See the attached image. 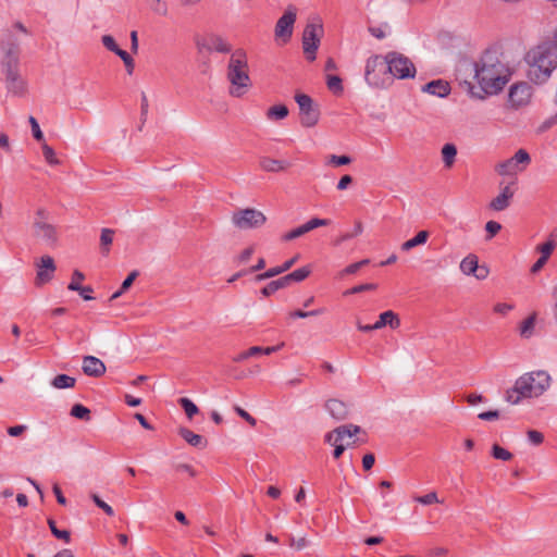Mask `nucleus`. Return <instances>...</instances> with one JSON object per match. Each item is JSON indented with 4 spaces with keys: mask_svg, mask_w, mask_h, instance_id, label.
Here are the masks:
<instances>
[{
    "mask_svg": "<svg viewBox=\"0 0 557 557\" xmlns=\"http://www.w3.org/2000/svg\"><path fill=\"white\" fill-rule=\"evenodd\" d=\"M473 67L478 86L468 81L463 82V86L470 97L478 100L498 95L512 75L509 66L500 60L496 49H486L480 60L474 62Z\"/></svg>",
    "mask_w": 557,
    "mask_h": 557,
    "instance_id": "1",
    "label": "nucleus"
},
{
    "mask_svg": "<svg viewBox=\"0 0 557 557\" xmlns=\"http://www.w3.org/2000/svg\"><path fill=\"white\" fill-rule=\"evenodd\" d=\"M525 61L530 66L528 78L532 83L542 85L550 78L557 69V28L550 38L528 51Z\"/></svg>",
    "mask_w": 557,
    "mask_h": 557,
    "instance_id": "2",
    "label": "nucleus"
},
{
    "mask_svg": "<svg viewBox=\"0 0 557 557\" xmlns=\"http://www.w3.org/2000/svg\"><path fill=\"white\" fill-rule=\"evenodd\" d=\"M550 382V375L544 370L524 373L516 380L513 387L506 392L505 399L517 405L522 398L540 397L549 388Z\"/></svg>",
    "mask_w": 557,
    "mask_h": 557,
    "instance_id": "3",
    "label": "nucleus"
},
{
    "mask_svg": "<svg viewBox=\"0 0 557 557\" xmlns=\"http://www.w3.org/2000/svg\"><path fill=\"white\" fill-rule=\"evenodd\" d=\"M227 79L231 83L230 94L233 97L244 96L250 87L247 55L243 49H237L231 54Z\"/></svg>",
    "mask_w": 557,
    "mask_h": 557,
    "instance_id": "4",
    "label": "nucleus"
},
{
    "mask_svg": "<svg viewBox=\"0 0 557 557\" xmlns=\"http://www.w3.org/2000/svg\"><path fill=\"white\" fill-rule=\"evenodd\" d=\"M387 53L382 57L373 54L368 58L364 70L366 82L375 88H385L391 84V76L387 72Z\"/></svg>",
    "mask_w": 557,
    "mask_h": 557,
    "instance_id": "5",
    "label": "nucleus"
},
{
    "mask_svg": "<svg viewBox=\"0 0 557 557\" xmlns=\"http://www.w3.org/2000/svg\"><path fill=\"white\" fill-rule=\"evenodd\" d=\"M387 72L391 76V83L394 78L408 79L414 78L417 69L413 62L405 54L398 51L387 52Z\"/></svg>",
    "mask_w": 557,
    "mask_h": 557,
    "instance_id": "6",
    "label": "nucleus"
},
{
    "mask_svg": "<svg viewBox=\"0 0 557 557\" xmlns=\"http://www.w3.org/2000/svg\"><path fill=\"white\" fill-rule=\"evenodd\" d=\"M49 213L44 208H38L33 222L34 236L54 247L58 243V233L54 225L48 222Z\"/></svg>",
    "mask_w": 557,
    "mask_h": 557,
    "instance_id": "7",
    "label": "nucleus"
},
{
    "mask_svg": "<svg viewBox=\"0 0 557 557\" xmlns=\"http://www.w3.org/2000/svg\"><path fill=\"white\" fill-rule=\"evenodd\" d=\"M295 101L299 107V120L304 127H313L318 124L320 119V109L313 99L306 94L297 92Z\"/></svg>",
    "mask_w": 557,
    "mask_h": 557,
    "instance_id": "8",
    "label": "nucleus"
},
{
    "mask_svg": "<svg viewBox=\"0 0 557 557\" xmlns=\"http://www.w3.org/2000/svg\"><path fill=\"white\" fill-rule=\"evenodd\" d=\"M323 25L321 23H308L302 33V49L306 59L313 62L317 59V50L321 42Z\"/></svg>",
    "mask_w": 557,
    "mask_h": 557,
    "instance_id": "9",
    "label": "nucleus"
},
{
    "mask_svg": "<svg viewBox=\"0 0 557 557\" xmlns=\"http://www.w3.org/2000/svg\"><path fill=\"white\" fill-rule=\"evenodd\" d=\"M232 222L239 230L259 228L267 222V216L260 210L246 208L234 212Z\"/></svg>",
    "mask_w": 557,
    "mask_h": 557,
    "instance_id": "10",
    "label": "nucleus"
},
{
    "mask_svg": "<svg viewBox=\"0 0 557 557\" xmlns=\"http://www.w3.org/2000/svg\"><path fill=\"white\" fill-rule=\"evenodd\" d=\"M361 432V428L355 424H344L325 434L324 441L334 446L333 457L338 459L344 454L346 446L342 443L345 436L351 437Z\"/></svg>",
    "mask_w": 557,
    "mask_h": 557,
    "instance_id": "11",
    "label": "nucleus"
},
{
    "mask_svg": "<svg viewBox=\"0 0 557 557\" xmlns=\"http://www.w3.org/2000/svg\"><path fill=\"white\" fill-rule=\"evenodd\" d=\"M0 50L2 53L0 66L21 64V46L20 40L7 30L0 41Z\"/></svg>",
    "mask_w": 557,
    "mask_h": 557,
    "instance_id": "12",
    "label": "nucleus"
},
{
    "mask_svg": "<svg viewBox=\"0 0 557 557\" xmlns=\"http://www.w3.org/2000/svg\"><path fill=\"white\" fill-rule=\"evenodd\" d=\"M20 65L21 64L1 66L7 89L15 96H24L27 91V84L20 74Z\"/></svg>",
    "mask_w": 557,
    "mask_h": 557,
    "instance_id": "13",
    "label": "nucleus"
},
{
    "mask_svg": "<svg viewBox=\"0 0 557 557\" xmlns=\"http://www.w3.org/2000/svg\"><path fill=\"white\" fill-rule=\"evenodd\" d=\"M533 94L532 86L527 82L515 83L508 92V103L511 109H519L529 104Z\"/></svg>",
    "mask_w": 557,
    "mask_h": 557,
    "instance_id": "14",
    "label": "nucleus"
},
{
    "mask_svg": "<svg viewBox=\"0 0 557 557\" xmlns=\"http://www.w3.org/2000/svg\"><path fill=\"white\" fill-rule=\"evenodd\" d=\"M196 47L199 53L203 51L211 52L216 51L221 53L231 52V46L224 41L221 36L210 35L208 37H197L196 38Z\"/></svg>",
    "mask_w": 557,
    "mask_h": 557,
    "instance_id": "15",
    "label": "nucleus"
},
{
    "mask_svg": "<svg viewBox=\"0 0 557 557\" xmlns=\"http://www.w3.org/2000/svg\"><path fill=\"white\" fill-rule=\"evenodd\" d=\"M295 22L296 11L293 8H288L276 22L274 30L275 37L281 38L284 42H287L293 35Z\"/></svg>",
    "mask_w": 557,
    "mask_h": 557,
    "instance_id": "16",
    "label": "nucleus"
},
{
    "mask_svg": "<svg viewBox=\"0 0 557 557\" xmlns=\"http://www.w3.org/2000/svg\"><path fill=\"white\" fill-rule=\"evenodd\" d=\"M55 271L54 260L50 256L41 257V264L38 267L35 285L41 286L48 282H50L53 277V273Z\"/></svg>",
    "mask_w": 557,
    "mask_h": 557,
    "instance_id": "17",
    "label": "nucleus"
},
{
    "mask_svg": "<svg viewBox=\"0 0 557 557\" xmlns=\"http://www.w3.org/2000/svg\"><path fill=\"white\" fill-rule=\"evenodd\" d=\"M83 372L87 376L100 377L106 373V364L95 356H85L82 364Z\"/></svg>",
    "mask_w": 557,
    "mask_h": 557,
    "instance_id": "18",
    "label": "nucleus"
},
{
    "mask_svg": "<svg viewBox=\"0 0 557 557\" xmlns=\"http://www.w3.org/2000/svg\"><path fill=\"white\" fill-rule=\"evenodd\" d=\"M421 89L423 92H428L441 98L447 97L451 90L449 83L444 79L431 81L423 85Z\"/></svg>",
    "mask_w": 557,
    "mask_h": 557,
    "instance_id": "19",
    "label": "nucleus"
},
{
    "mask_svg": "<svg viewBox=\"0 0 557 557\" xmlns=\"http://www.w3.org/2000/svg\"><path fill=\"white\" fill-rule=\"evenodd\" d=\"M298 257L299 256L296 255L293 258L286 260L283 264L270 268L265 272L257 274L255 276V281L261 282V281L272 278L274 276H277V275L288 271L296 263V261L298 260Z\"/></svg>",
    "mask_w": 557,
    "mask_h": 557,
    "instance_id": "20",
    "label": "nucleus"
},
{
    "mask_svg": "<svg viewBox=\"0 0 557 557\" xmlns=\"http://www.w3.org/2000/svg\"><path fill=\"white\" fill-rule=\"evenodd\" d=\"M324 407L329 413L337 421L345 420L349 414L348 406L344 401L336 398L329 399Z\"/></svg>",
    "mask_w": 557,
    "mask_h": 557,
    "instance_id": "21",
    "label": "nucleus"
},
{
    "mask_svg": "<svg viewBox=\"0 0 557 557\" xmlns=\"http://www.w3.org/2000/svg\"><path fill=\"white\" fill-rule=\"evenodd\" d=\"M177 432L178 435L193 447L205 449L208 446V440L206 437L194 433L188 428L181 426Z\"/></svg>",
    "mask_w": 557,
    "mask_h": 557,
    "instance_id": "22",
    "label": "nucleus"
},
{
    "mask_svg": "<svg viewBox=\"0 0 557 557\" xmlns=\"http://www.w3.org/2000/svg\"><path fill=\"white\" fill-rule=\"evenodd\" d=\"M259 165L265 172L277 173L287 170L290 166V163L285 160L262 157L259 160Z\"/></svg>",
    "mask_w": 557,
    "mask_h": 557,
    "instance_id": "23",
    "label": "nucleus"
},
{
    "mask_svg": "<svg viewBox=\"0 0 557 557\" xmlns=\"http://www.w3.org/2000/svg\"><path fill=\"white\" fill-rule=\"evenodd\" d=\"M374 326L377 327V330L385 326L396 330L400 326L399 315L393 310L384 311L379 315V320L374 323Z\"/></svg>",
    "mask_w": 557,
    "mask_h": 557,
    "instance_id": "24",
    "label": "nucleus"
},
{
    "mask_svg": "<svg viewBox=\"0 0 557 557\" xmlns=\"http://www.w3.org/2000/svg\"><path fill=\"white\" fill-rule=\"evenodd\" d=\"M429 237L430 233L428 231H420L412 238L403 243L400 248L403 251H409L417 246L424 245Z\"/></svg>",
    "mask_w": 557,
    "mask_h": 557,
    "instance_id": "25",
    "label": "nucleus"
},
{
    "mask_svg": "<svg viewBox=\"0 0 557 557\" xmlns=\"http://www.w3.org/2000/svg\"><path fill=\"white\" fill-rule=\"evenodd\" d=\"M479 264V258L474 253H469L467 257H465L460 262V271L465 275H472L476 274Z\"/></svg>",
    "mask_w": 557,
    "mask_h": 557,
    "instance_id": "26",
    "label": "nucleus"
},
{
    "mask_svg": "<svg viewBox=\"0 0 557 557\" xmlns=\"http://www.w3.org/2000/svg\"><path fill=\"white\" fill-rule=\"evenodd\" d=\"M288 286H289V284L286 281L285 276H282L277 280L271 281L269 284H267L264 287L261 288L260 293L264 297H270L278 289H282V288H285Z\"/></svg>",
    "mask_w": 557,
    "mask_h": 557,
    "instance_id": "27",
    "label": "nucleus"
},
{
    "mask_svg": "<svg viewBox=\"0 0 557 557\" xmlns=\"http://www.w3.org/2000/svg\"><path fill=\"white\" fill-rule=\"evenodd\" d=\"M457 156V147L454 144L447 143L442 148V158L445 168L449 169L454 165Z\"/></svg>",
    "mask_w": 557,
    "mask_h": 557,
    "instance_id": "28",
    "label": "nucleus"
},
{
    "mask_svg": "<svg viewBox=\"0 0 557 557\" xmlns=\"http://www.w3.org/2000/svg\"><path fill=\"white\" fill-rule=\"evenodd\" d=\"M536 322V312L531 313L527 319H524L519 327V332L521 337L530 338L534 333Z\"/></svg>",
    "mask_w": 557,
    "mask_h": 557,
    "instance_id": "29",
    "label": "nucleus"
},
{
    "mask_svg": "<svg viewBox=\"0 0 557 557\" xmlns=\"http://www.w3.org/2000/svg\"><path fill=\"white\" fill-rule=\"evenodd\" d=\"M310 273H311L310 265H305L299 269H296L295 271H293L284 276H285L286 281L288 282V284L290 285L292 283L302 282L310 275Z\"/></svg>",
    "mask_w": 557,
    "mask_h": 557,
    "instance_id": "30",
    "label": "nucleus"
},
{
    "mask_svg": "<svg viewBox=\"0 0 557 557\" xmlns=\"http://www.w3.org/2000/svg\"><path fill=\"white\" fill-rule=\"evenodd\" d=\"M75 383L76 379L67 374H58L51 381V385L58 389L72 388Z\"/></svg>",
    "mask_w": 557,
    "mask_h": 557,
    "instance_id": "31",
    "label": "nucleus"
},
{
    "mask_svg": "<svg viewBox=\"0 0 557 557\" xmlns=\"http://www.w3.org/2000/svg\"><path fill=\"white\" fill-rule=\"evenodd\" d=\"M138 275H139V272L137 270L132 271L125 277V280L122 282L119 290H116L115 293L112 294V296L110 297V300H114V299L119 298L122 294H124L126 290H128L131 288V286L133 285L134 281L138 277Z\"/></svg>",
    "mask_w": 557,
    "mask_h": 557,
    "instance_id": "32",
    "label": "nucleus"
},
{
    "mask_svg": "<svg viewBox=\"0 0 557 557\" xmlns=\"http://www.w3.org/2000/svg\"><path fill=\"white\" fill-rule=\"evenodd\" d=\"M289 111L285 104H275L268 109L267 117L269 120H283L288 115Z\"/></svg>",
    "mask_w": 557,
    "mask_h": 557,
    "instance_id": "33",
    "label": "nucleus"
},
{
    "mask_svg": "<svg viewBox=\"0 0 557 557\" xmlns=\"http://www.w3.org/2000/svg\"><path fill=\"white\" fill-rule=\"evenodd\" d=\"M67 289L72 290V292H77L82 296V298L86 301L94 299V297L90 296V294L94 292V289L89 285L83 286L78 282L71 281L70 284L67 285Z\"/></svg>",
    "mask_w": 557,
    "mask_h": 557,
    "instance_id": "34",
    "label": "nucleus"
},
{
    "mask_svg": "<svg viewBox=\"0 0 557 557\" xmlns=\"http://www.w3.org/2000/svg\"><path fill=\"white\" fill-rule=\"evenodd\" d=\"M47 522L54 537H57L58 540H62L65 543H69L71 541V532L69 530L58 529L57 523L52 518H49Z\"/></svg>",
    "mask_w": 557,
    "mask_h": 557,
    "instance_id": "35",
    "label": "nucleus"
},
{
    "mask_svg": "<svg viewBox=\"0 0 557 557\" xmlns=\"http://www.w3.org/2000/svg\"><path fill=\"white\" fill-rule=\"evenodd\" d=\"M114 231L111 228H102L101 235H100V245H101V251L103 255L109 253V246L113 242Z\"/></svg>",
    "mask_w": 557,
    "mask_h": 557,
    "instance_id": "36",
    "label": "nucleus"
},
{
    "mask_svg": "<svg viewBox=\"0 0 557 557\" xmlns=\"http://www.w3.org/2000/svg\"><path fill=\"white\" fill-rule=\"evenodd\" d=\"M178 405L183 408L189 420H191L199 412L198 407L187 397H181L178 399Z\"/></svg>",
    "mask_w": 557,
    "mask_h": 557,
    "instance_id": "37",
    "label": "nucleus"
},
{
    "mask_svg": "<svg viewBox=\"0 0 557 557\" xmlns=\"http://www.w3.org/2000/svg\"><path fill=\"white\" fill-rule=\"evenodd\" d=\"M70 413L72 417L83 421H89L91 418L90 410L82 404L73 405Z\"/></svg>",
    "mask_w": 557,
    "mask_h": 557,
    "instance_id": "38",
    "label": "nucleus"
},
{
    "mask_svg": "<svg viewBox=\"0 0 557 557\" xmlns=\"http://www.w3.org/2000/svg\"><path fill=\"white\" fill-rule=\"evenodd\" d=\"M326 85L327 88L334 94V95H341L344 90L343 87V81L337 75H329L326 78Z\"/></svg>",
    "mask_w": 557,
    "mask_h": 557,
    "instance_id": "39",
    "label": "nucleus"
},
{
    "mask_svg": "<svg viewBox=\"0 0 557 557\" xmlns=\"http://www.w3.org/2000/svg\"><path fill=\"white\" fill-rule=\"evenodd\" d=\"M516 163L511 159H507L495 166V171L499 175H512L516 173Z\"/></svg>",
    "mask_w": 557,
    "mask_h": 557,
    "instance_id": "40",
    "label": "nucleus"
},
{
    "mask_svg": "<svg viewBox=\"0 0 557 557\" xmlns=\"http://www.w3.org/2000/svg\"><path fill=\"white\" fill-rule=\"evenodd\" d=\"M325 312V308H319L311 311H304L300 309L294 310L289 312V318L292 319H305L309 317L321 315Z\"/></svg>",
    "mask_w": 557,
    "mask_h": 557,
    "instance_id": "41",
    "label": "nucleus"
},
{
    "mask_svg": "<svg viewBox=\"0 0 557 557\" xmlns=\"http://www.w3.org/2000/svg\"><path fill=\"white\" fill-rule=\"evenodd\" d=\"M491 455L495 459L503 460V461H508L513 457L509 450L505 449L504 447L499 446L498 444H494L492 446Z\"/></svg>",
    "mask_w": 557,
    "mask_h": 557,
    "instance_id": "42",
    "label": "nucleus"
},
{
    "mask_svg": "<svg viewBox=\"0 0 557 557\" xmlns=\"http://www.w3.org/2000/svg\"><path fill=\"white\" fill-rule=\"evenodd\" d=\"M510 206V200L505 195H498L490 202V208L495 211H503Z\"/></svg>",
    "mask_w": 557,
    "mask_h": 557,
    "instance_id": "43",
    "label": "nucleus"
},
{
    "mask_svg": "<svg viewBox=\"0 0 557 557\" xmlns=\"http://www.w3.org/2000/svg\"><path fill=\"white\" fill-rule=\"evenodd\" d=\"M370 263V260L369 259H363V260H360L358 262H355V263H351L349 265H347L345 269H343L339 273V276L343 277L345 275H351V274H355L357 273L361 268H363L364 265L369 264Z\"/></svg>",
    "mask_w": 557,
    "mask_h": 557,
    "instance_id": "44",
    "label": "nucleus"
},
{
    "mask_svg": "<svg viewBox=\"0 0 557 557\" xmlns=\"http://www.w3.org/2000/svg\"><path fill=\"white\" fill-rule=\"evenodd\" d=\"M376 288H377V285L375 283H364V284L356 285V286L345 290L344 296L360 294L363 292H371V290H375Z\"/></svg>",
    "mask_w": 557,
    "mask_h": 557,
    "instance_id": "45",
    "label": "nucleus"
},
{
    "mask_svg": "<svg viewBox=\"0 0 557 557\" xmlns=\"http://www.w3.org/2000/svg\"><path fill=\"white\" fill-rule=\"evenodd\" d=\"M41 149L47 163H49L50 165H57L60 163L59 159L55 157V152L52 147L42 141Z\"/></svg>",
    "mask_w": 557,
    "mask_h": 557,
    "instance_id": "46",
    "label": "nucleus"
},
{
    "mask_svg": "<svg viewBox=\"0 0 557 557\" xmlns=\"http://www.w3.org/2000/svg\"><path fill=\"white\" fill-rule=\"evenodd\" d=\"M260 356V346H252L245 351L239 352L235 357H233L234 362H242L250 357Z\"/></svg>",
    "mask_w": 557,
    "mask_h": 557,
    "instance_id": "47",
    "label": "nucleus"
},
{
    "mask_svg": "<svg viewBox=\"0 0 557 557\" xmlns=\"http://www.w3.org/2000/svg\"><path fill=\"white\" fill-rule=\"evenodd\" d=\"M308 233V230H307V226L306 224H302L287 233H285L283 236H282V240L284 242H289V240H294L305 234Z\"/></svg>",
    "mask_w": 557,
    "mask_h": 557,
    "instance_id": "48",
    "label": "nucleus"
},
{
    "mask_svg": "<svg viewBox=\"0 0 557 557\" xmlns=\"http://www.w3.org/2000/svg\"><path fill=\"white\" fill-rule=\"evenodd\" d=\"M90 498L92 499V502L95 503V505L102 509L104 511L106 515L110 516V517H113L114 516V510L113 508L107 504L106 502H103L98 494L96 493H91L90 494Z\"/></svg>",
    "mask_w": 557,
    "mask_h": 557,
    "instance_id": "49",
    "label": "nucleus"
},
{
    "mask_svg": "<svg viewBox=\"0 0 557 557\" xmlns=\"http://www.w3.org/2000/svg\"><path fill=\"white\" fill-rule=\"evenodd\" d=\"M556 246L553 243L546 240L543 244L536 246L535 250L541 253L542 257L549 259Z\"/></svg>",
    "mask_w": 557,
    "mask_h": 557,
    "instance_id": "50",
    "label": "nucleus"
},
{
    "mask_svg": "<svg viewBox=\"0 0 557 557\" xmlns=\"http://www.w3.org/2000/svg\"><path fill=\"white\" fill-rule=\"evenodd\" d=\"M512 160V162L516 163V166L521 163V164H524V165H528L531 161V158H530V154L528 153L527 150L524 149H519L512 158H510Z\"/></svg>",
    "mask_w": 557,
    "mask_h": 557,
    "instance_id": "51",
    "label": "nucleus"
},
{
    "mask_svg": "<svg viewBox=\"0 0 557 557\" xmlns=\"http://www.w3.org/2000/svg\"><path fill=\"white\" fill-rule=\"evenodd\" d=\"M28 122H29L30 127H32L33 137L37 141H45L44 134H42V132L40 129L38 121L34 116L30 115L29 119H28Z\"/></svg>",
    "mask_w": 557,
    "mask_h": 557,
    "instance_id": "52",
    "label": "nucleus"
},
{
    "mask_svg": "<svg viewBox=\"0 0 557 557\" xmlns=\"http://www.w3.org/2000/svg\"><path fill=\"white\" fill-rule=\"evenodd\" d=\"M502 230V225L500 223L496 222V221H488L486 224H485V231H486V239L490 240L492 239L494 236H496L498 234V232Z\"/></svg>",
    "mask_w": 557,
    "mask_h": 557,
    "instance_id": "53",
    "label": "nucleus"
},
{
    "mask_svg": "<svg viewBox=\"0 0 557 557\" xmlns=\"http://www.w3.org/2000/svg\"><path fill=\"white\" fill-rule=\"evenodd\" d=\"M329 163L333 164L334 166H343V165H347V164L351 163V158L346 154H342V156L331 154Z\"/></svg>",
    "mask_w": 557,
    "mask_h": 557,
    "instance_id": "54",
    "label": "nucleus"
},
{
    "mask_svg": "<svg viewBox=\"0 0 557 557\" xmlns=\"http://www.w3.org/2000/svg\"><path fill=\"white\" fill-rule=\"evenodd\" d=\"M416 502L422 505H432L434 503H438L437 494L435 492H430L425 495L418 496L414 498Z\"/></svg>",
    "mask_w": 557,
    "mask_h": 557,
    "instance_id": "55",
    "label": "nucleus"
},
{
    "mask_svg": "<svg viewBox=\"0 0 557 557\" xmlns=\"http://www.w3.org/2000/svg\"><path fill=\"white\" fill-rule=\"evenodd\" d=\"M102 45L111 52L115 53L120 47L111 35H103L101 38Z\"/></svg>",
    "mask_w": 557,
    "mask_h": 557,
    "instance_id": "56",
    "label": "nucleus"
},
{
    "mask_svg": "<svg viewBox=\"0 0 557 557\" xmlns=\"http://www.w3.org/2000/svg\"><path fill=\"white\" fill-rule=\"evenodd\" d=\"M330 223H331V221L327 219L313 218V219L309 220L308 222H306L305 224L307 226L308 232H310L320 226H327V225H330Z\"/></svg>",
    "mask_w": 557,
    "mask_h": 557,
    "instance_id": "57",
    "label": "nucleus"
},
{
    "mask_svg": "<svg viewBox=\"0 0 557 557\" xmlns=\"http://www.w3.org/2000/svg\"><path fill=\"white\" fill-rule=\"evenodd\" d=\"M527 435H528V440L530 441L531 444L533 445H541L543 442H544V435L542 432L540 431H536V430H529L527 432Z\"/></svg>",
    "mask_w": 557,
    "mask_h": 557,
    "instance_id": "58",
    "label": "nucleus"
},
{
    "mask_svg": "<svg viewBox=\"0 0 557 557\" xmlns=\"http://www.w3.org/2000/svg\"><path fill=\"white\" fill-rule=\"evenodd\" d=\"M235 412L240 417L243 418L244 420H246L250 425L255 426L256 423H257V420L250 414L248 413L246 410H244L243 408H240L239 406H235L234 408Z\"/></svg>",
    "mask_w": 557,
    "mask_h": 557,
    "instance_id": "59",
    "label": "nucleus"
},
{
    "mask_svg": "<svg viewBox=\"0 0 557 557\" xmlns=\"http://www.w3.org/2000/svg\"><path fill=\"white\" fill-rule=\"evenodd\" d=\"M255 252V248L252 246L244 249L236 258L238 263H246L250 260L251 256Z\"/></svg>",
    "mask_w": 557,
    "mask_h": 557,
    "instance_id": "60",
    "label": "nucleus"
},
{
    "mask_svg": "<svg viewBox=\"0 0 557 557\" xmlns=\"http://www.w3.org/2000/svg\"><path fill=\"white\" fill-rule=\"evenodd\" d=\"M375 462V456L372 453H368L362 457V468L364 471H370Z\"/></svg>",
    "mask_w": 557,
    "mask_h": 557,
    "instance_id": "61",
    "label": "nucleus"
},
{
    "mask_svg": "<svg viewBox=\"0 0 557 557\" xmlns=\"http://www.w3.org/2000/svg\"><path fill=\"white\" fill-rule=\"evenodd\" d=\"M148 108H149V104H148V99H147V96L145 92H141V103H140V119H141V123L144 124L147 120V115H148Z\"/></svg>",
    "mask_w": 557,
    "mask_h": 557,
    "instance_id": "62",
    "label": "nucleus"
},
{
    "mask_svg": "<svg viewBox=\"0 0 557 557\" xmlns=\"http://www.w3.org/2000/svg\"><path fill=\"white\" fill-rule=\"evenodd\" d=\"M499 416L498 410H487L479 413L478 418L484 421H492L498 419Z\"/></svg>",
    "mask_w": 557,
    "mask_h": 557,
    "instance_id": "63",
    "label": "nucleus"
},
{
    "mask_svg": "<svg viewBox=\"0 0 557 557\" xmlns=\"http://www.w3.org/2000/svg\"><path fill=\"white\" fill-rule=\"evenodd\" d=\"M513 309V306L506 302H498L494 306V312L498 314H507L509 311Z\"/></svg>",
    "mask_w": 557,
    "mask_h": 557,
    "instance_id": "64",
    "label": "nucleus"
}]
</instances>
